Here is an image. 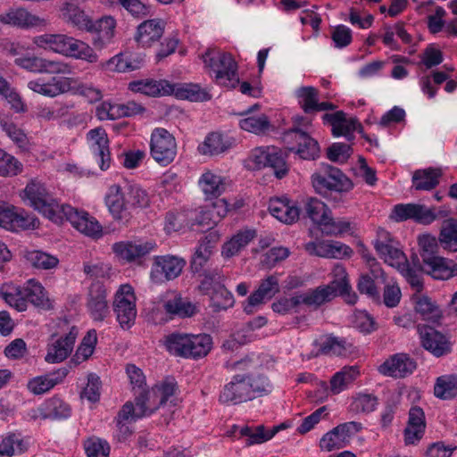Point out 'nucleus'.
<instances>
[{
	"label": "nucleus",
	"instance_id": "nucleus-1",
	"mask_svg": "<svg viewBox=\"0 0 457 457\" xmlns=\"http://www.w3.org/2000/svg\"><path fill=\"white\" fill-rule=\"evenodd\" d=\"M272 386L266 376L236 374L219 395L222 404H239L269 395Z\"/></svg>",
	"mask_w": 457,
	"mask_h": 457
},
{
	"label": "nucleus",
	"instance_id": "nucleus-2",
	"mask_svg": "<svg viewBox=\"0 0 457 457\" xmlns=\"http://www.w3.org/2000/svg\"><path fill=\"white\" fill-rule=\"evenodd\" d=\"M34 43L39 47L90 63L98 61V55L89 45L64 34H44L36 37Z\"/></svg>",
	"mask_w": 457,
	"mask_h": 457
},
{
	"label": "nucleus",
	"instance_id": "nucleus-3",
	"mask_svg": "<svg viewBox=\"0 0 457 457\" xmlns=\"http://www.w3.org/2000/svg\"><path fill=\"white\" fill-rule=\"evenodd\" d=\"M166 346L170 353L177 356L196 360L210 353L212 338L208 334L173 333L166 337Z\"/></svg>",
	"mask_w": 457,
	"mask_h": 457
},
{
	"label": "nucleus",
	"instance_id": "nucleus-4",
	"mask_svg": "<svg viewBox=\"0 0 457 457\" xmlns=\"http://www.w3.org/2000/svg\"><path fill=\"white\" fill-rule=\"evenodd\" d=\"M204 62L215 74L217 84L234 88L239 84L237 64L230 54L208 48L202 56Z\"/></svg>",
	"mask_w": 457,
	"mask_h": 457
},
{
	"label": "nucleus",
	"instance_id": "nucleus-5",
	"mask_svg": "<svg viewBox=\"0 0 457 457\" xmlns=\"http://www.w3.org/2000/svg\"><path fill=\"white\" fill-rule=\"evenodd\" d=\"M311 179L314 191L324 197H328L333 192L347 193L353 187L350 179L338 168L329 164H322Z\"/></svg>",
	"mask_w": 457,
	"mask_h": 457
},
{
	"label": "nucleus",
	"instance_id": "nucleus-6",
	"mask_svg": "<svg viewBox=\"0 0 457 457\" xmlns=\"http://www.w3.org/2000/svg\"><path fill=\"white\" fill-rule=\"evenodd\" d=\"M23 193L29 205L49 220L57 222L62 219V211L64 205L59 204L40 181L36 179L30 180Z\"/></svg>",
	"mask_w": 457,
	"mask_h": 457
},
{
	"label": "nucleus",
	"instance_id": "nucleus-7",
	"mask_svg": "<svg viewBox=\"0 0 457 457\" xmlns=\"http://www.w3.org/2000/svg\"><path fill=\"white\" fill-rule=\"evenodd\" d=\"M418 242L425 271L436 279L449 278L453 270L445 265L444 258L436 255L438 240L435 237L426 234L420 236Z\"/></svg>",
	"mask_w": 457,
	"mask_h": 457
},
{
	"label": "nucleus",
	"instance_id": "nucleus-8",
	"mask_svg": "<svg viewBox=\"0 0 457 457\" xmlns=\"http://www.w3.org/2000/svg\"><path fill=\"white\" fill-rule=\"evenodd\" d=\"M113 311L120 326L129 328L137 317L136 296L133 287L129 284L121 285L115 294Z\"/></svg>",
	"mask_w": 457,
	"mask_h": 457
},
{
	"label": "nucleus",
	"instance_id": "nucleus-9",
	"mask_svg": "<svg viewBox=\"0 0 457 457\" xmlns=\"http://www.w3.org/2000/svg\"><path fill=\"white\" fill-rule=\"evenodd\" d=\"M287 157V152L273 145L256 147L251 154V160L258 168H271L278 179H282L288 173L289 168L286 162Z\"/></svg>",
	"mask_w": 457,
	"mask_h": 457
},
{
	"label": "nucleus",
	"instance_id": "nucleus-10",
	"mask_svg": "<svg viewBox=\"0 0 457 457\" xmlns=\"http://www.w3.org/2000/svg\"><path fill=\"white\" fill-rule=\"evenodd\" d=\"M151 155L155 162L166 166L173 162L177 154L174 137L164 129H155L151 136Z\"/></svg>",
	"mask_w": 457,
	"mask_h": 457
},
{
	"label": "nucleus",
	"instance_id": "nucleus-11",
	"mask_svg": "<svg viewBox=\"0 0 457 457\" xmlns=\"http://www.w3.org/2000/svg\"><path fill=\"white\" fill-rule=\"evenodd\" d=\"M185 264L184 259L175 255L154 256L150 278L156 284L173 280L181 274Z\"/></svg>",
	"mask_w": 457,
	"mask_h": 457
},
{
	"label": "nucleus",
	"instance_id": "nucleus-12",
	"mask_svg": "<svg viewBox=\"0 0 457 457\" xmlns=\"http://www.w3.org/2000/svg\"><path fill=\"white\" fill-rule=\"evenodd\" d=\"M287 144L295 142L297 147L288 146L287 152L295 153L303 160H314L320 155L318 142L299 128H293L284 134Z\"/></svg>",
	"mask_w": 457,
	"mask_h": 457
},
{
	"label": "nucleus",
	"instance_id": "nucleus-13",
	"mask_svg": "<svg viewBox=\"0 0 457 457\" xmlns=\"http://www.w3.org/2000/svg\"><path fill=\"white\" fill-rule=\"evenodd\" d=\"M374 247L385 262L396 269L407 261L404 253L399 247V243L385 229H378Z\"/></svg>",
	"mask_w": 457,
	"mask_h": 457
},
{
	"label": "nucleus",
	"instance_id": "nucleus-14",
	"mask_svg": "<svg viewBox=\"0 0 457 457\" xmlns=\"http://www.w3.org/2000/svg\"><path fill=\"white\" fill-rule=\"evenodd\" d=\"M126 187L112 185L109 187L105 203L113 219L127 224L132 218V210L129 203Z\"/></svg>",
	"mask_w": 457,
	"mask_h": 457
},
{
	"label": "nucleus",
	"instance_id": "nucleus-15",
	"mask_svg": "<svg viewBox=\"0 0 457 457\" xmlns=\"http://www.w3.org/2000/svg\"><path fill=\"white\" fill-rule=\"evenodd\" d=\"M361 428V423L356 421L340 424L321 437L320 446L327 452L343 448L349 442V438Z\"/></svg>",
	"mask_w": 457,
	"mask_h": 457
},
{
	"label": "nucleus",
	"instance_id": "nucleus-16",
	"mask_svg": "<svg viewBox=\"0 0 457 457\" xmlns=\"http://www.w3.org/2000/svg\"><path fill=\"white\" fill-rule=\"evenodd\" d=\"M71 224L80 233L92 238H99L103 235V228L96 218L87 212L78 211L71 205L63 206L62 211Z\"/></svg>",
	"mask_w": 457,
	"mask_h": 457
},
{
	"label": "nucleus",
	"instance_id": "nucleus-17",
	"mask_svg": "<svg viewBox=\"0 0 457 457\" xmlns=\"http://www.w3.org/2000/svg\"><path fill=\"white\" fill-rule=\"evenodd\" d=\"M156 247L154 241H120L114 243L112 249L115 255L125 262L131 263L140 261Z\"/></svg>",
	"mask_w": 457,
	"mask_h": 457
},
{
	"label": "nucleus",
	"instance_id": "nucleus-18",
	"mask_svg": "<svg viewBox=\"0 0 457 457\" xmlns=\"http://www.w3.org/2000/svg\"><path fill=\"white\" fill-rule=\"evenodd\" d=\"M395 221L413 220L418 223L430 224L436 219V214L432 209L425 205L416 204H396L390 215Z\"/></svg>",
	"mask_w": 457,
	"mask_h": 457
},
{
	"label": "nucleus",
	"instance_id": "nucleus-19",
	"mask_svg": "<svg viewBox=\"0 0 457 457\" xmlns=\"http://www.w3.org/2000/svg\"><path fill=\"white\" fill-rule=\"evenodd\" d=\"M87 308L96 321H103L110 313L105 287L99 281L94 282L88 288Z\"/></svg>",
	"mask_w": 457,
	"mask_h": 457
},
{
	"label": "nucleus",
	"instance_id": "nucleus-20",
	"mask_svg": "<svg viewBox=\"0 0 457 457\" xmlns=\"http://www.w3.org/2000/svg\"><path fill=\"white\" fill-rule=\"evenodd\" d=\"M15 63L30 72L36 73L68 74L71 72L68 64L38 56L17 58Z\"/></svg>",
	"mask_w": 457,
	"mask_h": 457
},
{
	"label": "nucleus",
	"instance_id": "nucleus-21",
	"mask_svg": "<svg viewBox=\"0 0 457 457\" xmlns=\"http://www.w3.org/2000/svg\"><path fill=\"white\" fill-rule=\"evenodd\" d=\"M37 220L22 212H18L15 207L0 202V226L12 230L28 229L35 228Z\"/></svg>",
	"mask_w": 457,
	"mask_h": 457
},
{
	"label": "nucleus",
	"instance_id": "nucleus-22",
	"mask_svg": "<svg viewBox=\"0 0 457 457\" xmlns=\"http://www.w3.org/2000/svg\"><path fill=\"white\" fill-rule=\"evenodd\" d=\"M417 368L416 361L406 353H396L386 360L378 368V371L396 378L411 375Z\"/></svg>",
	"mask_w": 457,
	"mask_h": 457
},
{
	"label": "nucleus",
	"instance_id": "nucleus-23",
	"mask_svg": "<svg viewBox=\"0 0 457 457\" xmlns=\"http://www.w3.org/2000/svg\"><path fill=\"white\" fill-rule=\"evenodd\" d=\"M78 330L73 327L68 334L58 338H52L47 346L45 357L48 363H58L64 361L72 352Z\"/></svg>",
	"mask_w": 457,
	"mask_h": 457
},
{
	"label": "nucleus",
	"instance_id": "nucleus-24",
	"mask_svg": "<svg viewBox=\"0 0 457 457\" xmlns=\"http://www.w3.org/2000/svg\"><path fill=\"white\" fill-rule=\"evenodd\" d=\"M420 334L423 347L435 356L440 357L451 352L450 342L435 328L423 327L420 328Z\"/></svg>",
	"mask_w": 457,
	"mask_h": 457
},
{
	"label": "nucleus",
	"instance_id": "nucleus-25",
	"mask_svg": "<svg viewBox=\"0 0 457 457\" xmlns=\"http://www.w3.org/2000/svg\"><path fill=\"white\" fill-rule=\"evenodd\" d=\"M87 138L90 141L93 153L98 159L101 170H107L110 167L111 157L108 145L109 140L105 130L103 128L91 129L87 133Z\"/></svg>",
	"mask_w": 457,
	"mask_h": 457
},
{
	"label": "nucleus",
	"instance_id": "nucleus-26",
	"mask_svg": "<svg viewBox=\"0 0 457 457\" xmlns=\"http://www.w3.org/2000/svg\"><path fill=\"white\" fill-rule=\"evenodd\" d=\"M115 27L116 21L110 16L104 17L96 22L91 21L87 31L95 33L92 39L93 46L97 49H103L109 45L114 37Z\"/></svg>",
	"mask_w": 457,
	"mask_h": 457
},
{
	"label": "nucleus",
	"instance_id": "nucleus-27",
	"mask_svg": "<svg viewBox=\"0 0 457 457\" xmlns=\"http://www.w3.org/2000/svg\"><path fill=\"white\" fill-rule=\"evenodd\" d=\"M306 251L324 258H341L351 256L353 250L346 245L334 241L310 242L305 245Z\"/></svg>",
	"mask_w": 457,
	"mask_h": 457
},
{
	"label": "nucleus",
	"instance_id": "nucleus-28",
	"mask_svg": "<svg viewBox=\"0 0 457 457\" xmlns=\"http://www.w3.org/2000/svg\"><path fill=\"white\" fill-rule=\"evenodd\" d=\"M28 87L35 93L45 96L54 97L69 90L70 83L67 78L52 77L46 81L42 78L28 82Z\"/></svg>",
	"mask_w": 457,
	"mask_h": 457
},
{
	"label": "nucleus",
	"instance_id": "nucleus-29",
	"mask_svg": "<svg viewBox=\"0 0 457 457\" xmlns=\"http://www.w3.org/2000/svg\"><path fill=\"white\" fill-rule=\"evenodd\" d=\"M426 428L425 414L420 407L414 406L409 411L407 427L404 429V440L407 445L420 441Z\"/></svg>",
	"mask_w": 457,
	"mask_h": 457
},
{
	"label": "nucleus",
	"instance_id": "nucleus-30",
	"mask_svg": "<svg viewBox=\"0 0 457 457\" xmlns=\"http://www.w3.org/2000/svg\"><path fill=\"white\" fill-rule=\"evenodd\" d=\"M134 395L136 418L150 416L162 405V403H159V397L154 387L140 389L138 392L136 391Z\"/></svg>",
	"mask_w": 457,
	"mask_h": 457
},
{
	"label": "nucleus",
	"instance_id": "nucleus-31",
	"mask_svg": "<svg viewBox=\"0 0 457 457\" xmlns=\"http://www.w3.org/2000/svg\"><path fill=\"white\" fill-rule=\"evenodd\" d=\"M0 22L21 28H28L40 25L43 20L30 13L25 8H12L0 14Z\"/></svg>",
	"mask_w": 457,
	"mask_h": 457
},
{
	"label": "nucleus",
	"instance_id": "nucleus-32",
	"mask_svg": "<svg viewBox=\"0 0 457 457\" xmlns=\"http://www.w3.org/2000/svg\"><path fill=\"white\" fill-rule=\"evenodd\" d=\"M165 22L162 20L152 19L145 21L138 25L135 38L143 46H150L162 37Z\"/></svg>",
	"mask_w": 457,
	"mask_h": 457
},
{
	"label": "nucleus",
	"instance_id": "nucleus-33",
	"mask_svg": "<svg viewBox=\"0 0 457 457\" xmlns=\"http://www.w3.org/2000/svg\"><path fill=\"white\" fill-rule=\"evenodd\" d=\"M323 120L330 123L334 136H344L348 139L353 137V133L356 129L357 125L360 126L355 118L346 119L345 113L343 111L326 113L323 115Z\"/></svg>",
	"mask_w": 457,
	"mask_h": 457
},
{
	"label": "nucleus",
	"instance_id": "nucleus-34",
	"mask_svg": "<svg viewBox=\"0 0 457 457\" xmlns=\"http://www.w3.org/2000/svg\"><path fill=\"white\" fill-rule=\"evenodd\" d=\"M163 309L170 316L180 318L191 317L196 312V306L176 292L167 294Z\"/></svg>",
	"mask_w": 457,
	"mask_h": 457
},
{
	"label": "nucleus",
	"instance_id": "nucleus-35",
	"mask_svg": "<svg viewBox=\"0 0 457 457\" xmlns=\"http://www.w3.org/2000/svg\"><path fill=\"white\" fill-rule=\"evenodd\" d=\"M129 88L137 93H141L149 96H160L171 95V84L164 79H141L132 81L129 85Z\"/></svg>",
	"mask_w": 457,
	"mask_h": 457
},
{
	"label": "nucleus",
	"instance_id": "nucleus-36",
	"mask_svg": "<svg viewBox=\"0 0 457 457\" xmlns=\"http://www.w3.org/2000/svg\"><path fill=\"white\" fill-rule=\"evenodd\" d=\"M269 211L272 216L286 224L294 223L301 215L300 208L296 205H290L287 199H270Z\"/></svg>",
	"mask_w": 457,
	"mask_h": 457
},
{
	"label": "nucleus",
	"instance_id": "nucleus-37",
	"mask_svg": "<svg viewBox=\"0 0 457 457\" xmlns=\"http://www.w3.org/2000/svg\"><path fill=\"white\" fill-rule=\"evenodd\" d=\"M23 294L27 303L29 302L34 306L45 311L53 309L52 302L44 287L39 282L29 279L23 286Z\"/></svg>",
	"mask_w": 457,
	"mask_h": 457
},
{
	"label": "nucleus",
	"instance_id": "nucleus-38",
	"mask_svg": "<svg viewBox=\"0 0 457 457\" xmlns=\"http://www.w3.org/2000/svg\"><path fill=\"white\" fill-rule=\"evenodd\" d=\"M300 211L303 217L311 219L320 227L328 214L331 213L328 206L316 197H306L301 201Z\"/></svg>",
	"mask_w": 457,
	"mask_h": 457
},
{
	"label": "nucleus",
	"instance_id": "nucleus-39",
	"mask_svg": "<svg viewBox=\"0 0 457 457\" xmlns=\"http://www.w3.org/2000/svg\"><path fill=\"white\" fill-rule=\"evenodd\" d=\"M329 287L336 295H340L345 297L348 303L353 304L356 303L357 295L351 294V286L347 278L345 269L342 265H336L333 269V280L327 285Z\"/></svg>",
	"mask_w": 457,
	"mask_h": 457
},
{
	"label": "nucleus",
	"instance_id": "nucleus-40",
	"mask_svg": "<svg viewBox=\"0 0 457 457\" xmlns=\"http://www.w3.org/2000/svg\"><path fill=\"white\" fill-rule=\"evenodd\" d=\"M231 145L230 140L222 134L212 132L205 137L204 141L199 145L198 151L204 155H218L229 149Z\"/></svg>",
	"mask_w": 457,
	"mask_h": 457
},
{
	"label": "nucleus",
	"instance_id": "nucleus-41",
	"mask_svg": "<svg viewBox=\"0 0 457 457\" xmlns=\"http://www.w3.org/2000/svg\"><path fill=\"white\" fill-rule=\"evenodd\" d=\"M217 237L212 233L205 236L195 250L191 260V270L193 272H200L212 254V249L214 246Z\"/></svg>",
	"mask_w": 457,
	"mask_h": 457
},
{
	"label": "nucleus",
	"instance_id": "nucleus-42",
	"mask_svg": "<svg viewBox=\"0 0 457 457\" xmlns=\"http://www.w3.org/2000/svg\"><path fill=\"white\" fill-rule=\"evenodd\" d=\"M299 304L303 303L310 307L318 308L321 304L329 302L337 295L334 291L326 286H320L315 289L298 295Z\"/></svg>",
	"mask_w": 457,
	"mask_h": 457
},
{
	"label": "nucleus",
	"instance_id": "nucleus-43",
	"mask_svg": "<svg viewBox=\"0 0 457 457\" xmlns=\"http://www.w3.org/2000/svg\"><path fill=\"white\" fill-rule=\"evenodd\" d=\"M438 243L445 250L457 252V219L449 218L442 222Z\"/></svg>",
	"mask_w": 457,
	"mask_h": 457
},
{
	"label": "nucleus",
	"instance_id": "nucleus-44",
	"mask_svg": "<svg viewBox=\"0 0 457 457\" xmlns=\"http://www.w3.org/2000/svg\"><path fill=\"white\" fill-rule=\"evenodd\" d=\"M360 375L358 366H345L335 373L330 379V390L337 395L345 390L348 385L354 381Z\"/></svg>",
	"mask_w": 457,
	"mask_h": 457
},
{
	"label": "nucleus",
	"instance_id": "nucleus-45",
	"mask_svg": "<svg viewBox=\"0 0 457 457\" xmlns=\"http://www.w3.org/2000/svg\"><path fill=\"white\" fill-rule=\"evenodd\" d=\"M171 95L180 99H187L190 101H206L211 98V96L204 89H202L199 85L192 83L185 84H171Z\"/></svg>",
	"mask_w": 457,
	"mask_h": 457
},
{
	"label": "nucleus",
	"instance_id": "nucleus-46",
	"mask_svg": "<svg viewBox=\"0 0 457 457\" xmlns=\"http://www.w3.org/2000/svg\"><path fill=\"white\" fill-rule=\"evenodd\" d=\"M440 169L428 168L415 171L412 180L416 190H431L438 184V179L441 177Z\"/></svg>",
	"mask_w": 457,
	"mask_h": 457
},
{
	"label": "nucleus",
	"instance_id": "nucleus-47",
	"mask_svg": "<svg viewBox=\"0 0 457 457\" xmlns=\"http://www.w3.org/2000/svg\"><path fill=\"white\" fill-rule=\"evenodd\" d=\"M62 16L65 21L71 23L79 29L87 30L92 21L89 17L85 14L84 11L71 3L65 4L62 9Z\"/></svg>",
	"mask_w": 457,
	"mask_h": 457
},
{
	"label": "nucleus",
	"instance_id": "nucleus-48",
	"mask_svg": "<svg viewBox=\"0 0 457 457\" xmlns=\"http://www.w3.org/2000/svg\"><path fill=\"white\" fill-rule=\"evenodd\" d=\"M0 295L10 306L18 312L27 310V302L23 294V287L4 286L0 289Z\"/></svg>",
	"mask_w": 457,
	"mask_h": 457
},
{
	"label": "nucleus",
	"instance_id": "nucleus-49",
	"mask_svg": "<svg viewBox=\"0 0 457 457\" xmlns=\"http://www.w3.org/2000/svg\"><path fill=\"white\" fill-rule=\"evenodd\" d=\"M255 237V230L246 229L238 232L228 242L224 244L222 254L226 257H231L237 254Z\"/></svg>",
	"mask_w": 457,
	"mask_h": 457
},
{
	"label": "nucleus",
	"instance_id": "nucleus-50",
	"mask_svg": "<svg viewBox=\"0 0 457 457\" xmlns=\"http://www.w3.org/2000/svg\"><path fill=\"white\" fill-rule=\"evenodd\" d=\"M352 344L345 339L337 337H328L321 344L320 353L336 356H346L351 353Z\"/></svg>",
	"mask_w": 457,
	"mask_h": 457
},
{
	"label": "nucleus",
	"instance_id": "nucleus-51",
	"mask_svg": "<svg viewBox=\"0 0 457 457\" xmlns=\"http://www.w3.org/2000/svg\"><path fill=\"white\" fill-rule=\"evenodd\" d=\"M23 256L36 269L50 270L59 262L57 257L38 250L25 251Z\"/></svg>",
	"mask_w": 457,
	"mask_h": 457
},
{
	"label": "nucleus",
	"instance_id": "nucleus-52",
	"mask_svg": "<svg viewBox=\"0 0 457 457\" xmlns=\"http://www.w3.org/2000/svg\"><path fill=\"white\" fill-rule=\"evenodd\" d=\"M96 342L97 336L96 330H89L83 337L71 361L75 365H79L87 361L93 354Z\"/></svg>",
	"mask_w": 457,
	"mask_h": 457
},
{
	"label": "nucleus",
	"instance_id": "nucleus-53",
	"mask_svg": "<svg viewBox=\"0 0 457 457\" xmlns=\"http://www.w3.org/2000/svg\"><path fill=\"white\" fill-rule=\"evenodd\" d=\"M199 186L207 196H219L225 189L221 177L207 171L199 179Z\"/></svg>",
	"mask_w": 457,
	"mask_h": 457
},
{
	"label": "nucleus",
	"instance_id": "nucleus-54",
	"mask_svg": "<svg viewBox=\"0 0 457 457\" xmlns=\"http://www.w3.org/2000/svg\"><path fill=\"white\" fill-rule=\"evenodd\" d=\"M434 394L443 400L457 396V379L454 377H440L434 386Z\"/></svg>",
	"mask_w": 457,
	"mask_h": 457
},
{
	"label": "nucleus",
	"instance_id": "nucleus-55",
	"mask_svg": "<svg viewBox=\"0 0 457 457\" xmlns=\"http://www.w3.org/2000/svg\"><path fill=\"white\" fill-rule=\"evenodd\" d=\"M211 305L215 312L227 310L234 304L233 295L225 287L223 284L217 285L214 292L210 295Z\"/></svg>",
	"mask_w": 457,
	"mask_h": 457
},
{
	"label": "nucleus",
	"instance_id": "nucleus-56",
	"mask_svg": "<svg viewBox=\"0 0 457 457\" xmlns=\"http://www.w3.org/2000/svg\"><path fill=\"white\" fill-rule=\"evenodd\" d=\"M319 91L313 87H302L297 89L296 96L305 113L315 112L318 107Z\"/></svg>",
	"mask_w": 457,
	"mask_h": 457
},
{
	"label": "nucleus",
	"instance_id": "nucleus-57",
	"mask_svg": "<svg viewBox=\"0 0 457 457\" xmlns=\"http://www.w3.org/2000/svg\"><path fill=\"white\" fill-rule=\"evenodd\" d=\"M242 129L256 135L265 133L270 128V122L265 114L249 116L239 121Z\"/></svg>",
	"mask_w": 457,
	"mask_h": 457
},
{
	"label": "nucleus",
	"instance_id": "nucleus-58",
	"mask_svg": "<svg viewBox=\"0 0 457 457\" xmlns=\"http://www.w3.org/2000/svg\"><path fill=\"white\" fill-rule=\"evenodd\" d=\"M194 223L189 220L188 212H169L165 218V229L167 232H176L186 227L191 228Z\"/></svg>",
	"mask_w": 457,
	"mask_h": 457
},
{
	"label": "nucleus",
	"instance_id": "nucleus-59",
	"mask_svg": "<svg viewBox=\"0 0 457 457\" xmlns=\"http://www.w3.org/2000/svg\"><path fill=\"white\" fill-rule=\"evenodd\" d=\"M137 419L138 418H136L134 404L131 402H127L122 406L116 418V425L120 433L124 436L130 435L131 430L129 429L128 423Z\"/></svg>",
	"mask_w": 457,
	"mask_h": 457
},
{
	"label": "nucleus",
	"instance_id": "nucleus-60",
	"mask_svg": "<svg viewBox=\"0 0 457 457\" xmlns=\"http://www.w3.org/2000/svg\"><path fill=\"white\" fill-rule=\"evenodd\" d=\"M48 419H65L71 414L69 405L58 397H53L45 403Z\"/></svg>",
	"mask_w": 457,
	"mask_h": 457
},
{
	"label": "nucleus",
	"instance_id": "nucleus-61",
	"mask_svg": "<svg viewBox=\"0 0 457 457\" xmlns=\"http://www.w3.org/2000/svg\"><path fill=\"white\" fill-rule=\"evenodd\" d=\"M127 194L131 210L137 208H145L149 205V196L147 193L137 185H127Z\"/></svg>",
	"mask_w": 457,
	"mask_h": 457
},
{
	"label": "nucleus",
	"instance_id": "nucleus-62",
	"mask_svg": "<svg viewBox=\"0 0 457 457\" xmlns=\"http://www.w3.org/2000/svg\"><path fill=\"white\" fill-rule=\"evenodd\" d=\"M60 380L54 375L37 377L29 381L28 389L34 395H42L53 388Z\"/></svg>",
	"mask_w": 457,
	"mask_h": 457
},
{
	"label": "nucleus",
	"instance_id": "nucleus-63",
	"mask_svg": "<svg viewBox=\"0 0 457 457\" xmlns=\"http://www.w3.org/2000/svg\"><path fill=\"white\" fill-rule=\"evenodd\" d=\"M203 278L198 286L199 290L205 295H212V292L217 287V285H221L223 276L217 270H204L202 274Z\"/></svg>",
	"mask_w": 457,
	"mask_h": 457
},
{
	"label": "nucleus",
	"instance_id": "nucleus-64",
	"mask_svg": "<svg viewBox=\"0 0 457 457\" xmlns=\"http://www.w3.org/2000/svg\"><path fill=\"white\" fill-rule=\"evenodd\" d=\"M415 299V311L425 320H436L440 316L438 307L428 296H417Z\"/></svg>",
	"mask_w": 457,
	"mask_h": 457
}]
</instances>
